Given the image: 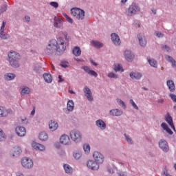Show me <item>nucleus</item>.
I'll use <instances>...</instances> for the list:
<instances>
[{"label": "nucleus", "instance_id": "26", "mask_svg": "<svg viewBox=\"0 0 176 176\" xmlns=\"http://www.w3.org/2000/svg\"><path fill=\"white\" fill-rule=\"evenodd\" d=\"M72 53L76 57H79L82 54V51L79 47H75L72 50Z\"/></svg>", "mask_w": 176, "mask_h": 176}, {"label": "nucleus", "instance_id": "55", "mask_svg": "<svg viewBox=\"0 0 176 176\" xmlns=\"http://www.w3.org/2000/svg\"><path fill=\"white\" fill-rule=\"evenodd\" d=\"M63 36H65V38L66 39V41H69V37L68 36V34L67 32H63Z\"/></svg>", "mask_w": 176, "mask_h": 176}, {"label": "nucleus", "instance_id": "13", "mask_svg": "<svg viewBox=\"0 0 176 176\" xmlns=\"http://www.w3.org/2000/svg\"><path fill=\"white\" fill-rule=\"evenodd\" d=\"M32 147L36 151H41L42 152L46 149L44 145L35 142L32 143Z\"/></svg>", "mask_w": 176, "mask_h": 176}, {"label": "nucleus", "instance_id": "43", "mask_svg": "<svg viewBox=\"0 0 176 176\" xmlns=\"http://www.w3.org/2000/svg\"><path fill=\"white\" fill-rule=\"evenodd\" d=\"M88 74L89 75H91V76H94L95 78H97V76H98L97 72H96L94 70L89 71Z\"/></svg>", "mask_w": 176, "mask_h": 176}, {"label": "nucleus", "instance_id": "23", "mask_svg": "<svg viewBox=\"0 0 176 176\" xmlns=\"http://www.w3.org/2000/svg\"><path fill=\"white\" fill-rule=\"evenodd\" d=\"M96 126L99 127V129H101L102 130H105L107 125L105 124V122L102 121V120H98L96 122Z\"/></svg>", "mask_w": 176, "mask_h": 176}, {"label": "nucleus", "instance_id": "4", "mask_svg": "<svg viewBox=\"0 0 176 176\" xmlns=\"http://www.w3.org/2000/svg\"><path fill=\"white\" fill-rule=\"evenodd\" d=\"M70 138L74 142L82 141V133L78 130H73L70 132Z\"/></svg>", "mask_w": 176, "mask_h": 176}, {"label": "nucleus", "instance_id": "33", "mask_svg": "<svg viewBox=\"0 0 176 176\" xmlns=\"http://www.w3.org/2000/svg\"><path fill=\"white\" fill-rule=\"evenodd\" d=\"M63 168L67 174H72V167H71V166L65 164Z\"/></svg>", "mask_w": 176, "mask_h": 176}, {"label": "nucleus", "instance_id": "17", "mask_svg": "<svg viewBox=\"0 0 176 176\" xmlns=\"http://www.w3.org/2000/svg\"><path fill=\"white\" fill-rule=\"evenodd\" d=\"M160 148L164 151V152H167L168 151V144L166 140H160L159 142Z\"/></svg>", "mask_w": 176, "mask_h": 176}, {"label": "nucleus", "instance_id": "3", "mask_svg": "<svg viewBox=\"0 0 176 176\" xmlns=\"http://www.w3.org/2000/svg\"><path fill=\"white\" fill-rule=\"evenodd\" d=\"M71 14L74 19L78 20V21H82L85 19V10L78 8H74L71 9Z\"/></svg>", "mask_w": 176, "mask_h": 176}, {"label": "nucleus", "instance_id": "8", "mask_svg": "<svg viewBox=\"0 0 176 176\" xmlns=\"http://www.w3.org/2000/svg\"><path fill=\"white\" fill-rule=\"evenodd\" d=\"M87 166L88 168L91 170H98L100 168V165L98 163L94 160H89L87 163Z\"/></svg>", "mask_w": 176, "mask_h": 176}, {"label": "nucleus", "instance_id": "24", "mask_svg": "<svg viewBox=\"0 0 176 176\" xmlns=\"http://www.w3.org/2000/svg\"><path fill=\"white\" fill-rule=\"evenodd\" d=\"M43 78L47 83H52L53 80V78H52V75L48 73H45L43 74Z\"/></svg>", "mask_w": 176, "mask_h": 176}, {"label": "nucleus", "instance_id": "41", "mask_svg": "<svg viewBox=\"0 0 176 176\" xmlns=\"http://www.w3.org/2000/svg\"><path fill=\"white\" fill-rule=\"evenodd\" d=\"M6 140V135L3 133V131L0 129V141H5Z\"/></svg>", "mask_w": 176, "mask_h": 176}, {"label": "nucleus", "instance_id": "27", "mask_svg": "<svg viewBox=\"0 0 176 176\" xmlns=\"http://www.w3.org/2000/svg\"><path fill=\"white\" fill-rule=\"evenodd\" d=\"M167 86L170 90V91H175V85H174V81L173 80H168L167 81Z\"/></svg>", "mask_w": 176, "mask_h": 176}, {"label": "nucleus", "instance_id": "42", "mask_svg": "<svg viewBox=\"0 0 176 176\" xmlns=\"http://www.w3.org/2000/svg\"><path fill=\"white\" fill-rule=\"evenodd\" d=\"M108 78H113L114 79H118V74H115L113 72H110L108 74Z\"/></svg>", "mask_w": 176, "mask_h": 176}, {"label": "nucleus", "instance_id": "46", "mask_svg": "<svg viewBox=\"0 0 176 176\" xmlns=\"http://www.w3.org/2000/svg\"><path fill=\"white\" fill-rule=\"evenodd\" d=\"M50 5H51V6H53V8H58V3L56 2V1H52L51 3H50Z\"/></svg>", "mask_w": 176, "mask_h": 176}, {"label": "nucleus", "instance_id": "6", "mask_svg": "<svg viewBox=\"0 0 176 176\" xmlns=\"http://www.w3.org/2000/svg\"><path fill=\"white\" fill-rule=\"evenodd\" d=\"M93 156L94 160L96 162V163H98V164H102V163H104L105 157L101 153L98 151H94Z\"/></svg>", "mask_w": 176, "mask_h": 176}, {"label": "nucleus", "instance_id": "35", "mask_svg": "<svg viewBox=\"0 0 176 176\" xmlns=\"http://www.w3.org/2000/svg\"><path fill=\"white\" fill-rule=\"evenodd\" d=\"M148 63L151 67L154 68H157V62L154 59H148Z\"/></svg>", "mask_w": 176, "mask_h": 176}, {"label": "nucleus", "instance_id": "9", "mask_svg": "<svg viewBox=\"0 0 176 176\" xmlns=\"http://www.w3.org/2000/svg\"><path fill=\"white\" fill-rule=\"evenodd\" d=\"M54 27L56 28H63V18L58 16V17H54Z\"/></svg>", "mask_w": 176, "mask_h": 176}, {"label": "nucleus", "instance_id": "36", "mask_svg": "<svg viewBox=\"0 0 176 176\" xmlns=\"http://www.w3.org/2000/svg\"><path fill=\"white\" fill-rule=\"evenodd\" d=\"M114 71H116V72H118L119 71H121V72H123L124 70L122 65H120V64H116L114 65Z\"/></svg>", "mask_w": 176, "mask_h": 176}, {"label": "nucleus", "instance_id": "53", "mask_svg": "<svg viewBox=\"0 0 176 176\" xmlns=\"http://www.w3.org/2000/svg\"><path fill=\"white\" fill-rule=\"evenodd\" d=\"M161 126L162 127V129H164V130H166V129L168 128V126H167V124H166V122H163L161 124Z\"/></svg>", "mask_w": 176, "mask_h": 176}, {"label": "nucleus", "instance_id": "45", "mask_svg": "<svg viewBox=\"0 0 176 176\" xmlns=\"http://www.w3.org/2000/svg\"><path fill=\"white\" fill-rule=\"evenodd\" d=\"M6 9H8V6L7 5H3L0 9V14L1 13H3V12H6Z\"/></svg>", "mask_w": 176, "mask_h": 176}, {"label": "nucleus", "instance_id": "11", "mask_svg": "<svg viewBox=\"0 0 176 176\" xmlns=\"http://www.w3.org/2000/svg\"><path fill=\"white\" fill-rule=\"evenodd\" d=\"M6 25V21H3L2 22V25L0 30V38H1V39H8L9 38V35L6 34H3V31L5 30Z\"/></svg>", "mask_w": 176, "mask_h": 176}, {"label": "nucleus", "instance_id": "2", "mask_svg": "<svg viewBox=\"0 0 176 176\" xmlns=\"http://www.w3.org/2000/svg\"><path fill=\"white\" fill-rule=\"evenodd\" d=\"M21 56L20 54L15 51H10L8 53V61L12 67L14 68H19L20 67V59Z\"/></svg>", "mask_w": 176, "mask_h": 176}, {"label": "nucleus", "instance_id": "16", "mask_svg": "<svg viewBox=\"0 0 176 176\" xmlns=\"http://www.w3.org/2000/svg\"><path fill=\"white\" fill-rule=\"evenodd\" d=\"M84 93L89 101H93V96L91 95V90L89 87H85L84 88Z\"/></svg>", "mask_w": 176, "mask_h": 176}, {"label": "nucleus", "instance_id": "51", "mask_svg": "<svg viewBox=\"0 0 176 176\" xmlns=\"http://www.w3.org/2000/svg\"><path fill=\"white\" fill-rule=\"evenodd\" d=\"M155 35L156 36H157V38H163L164 35L162 32H157L155 33Z\"/></svg>", "mask_w": 176, "mask_h": 176}, {"label": "nucleus", "instance_id": "22", "mask_svg": "<svg viewBox=\"0 0 176 176\" xmlns=\"http://www.w3.org/2000/svg\"><path fill=\"white\" fill-rule=\"evenodd\" d=\"M122 114L123 111L118 109L110 111V115H111L112 116H122Z\"/></svg>", "mask_w": 176, "mask_h": 176}, {"label": "nucleus", "instance_id": "31", "mask_svg": "<svg viewBox=\"0 0 176 176\" xmlns=\"http://www.w3.org/2000/svg\"><path fill=\"white\" fill-rule=\"evenodd\" d=\"M166 58L167 61H168L169 63H171L172 67L173 68H176V61H175V60H174L173 58V57H171L170 56H166Z\"/></svg>", "mask_w": 176, "mask_h": 176}, {"label": "nucleus", "instance_id": "63", "mask_svg": "<svg viewBox=\"0 0 176 176\" xmlns=\"http://www.w3.org/2000/svg\"><path fill=\"white\" fill-rule=\"evenodd\" d=\"M152 12L153 13V14H156V10L155 9L152 10Z\"/></svg>", "mask_w": 176, "mask_h": 176}, {"label": "nucleus", "instance_id": "57", "mask_svg": "<svg viewBox=\"0 0 176 176\" xmlns=\"http://www.w3.org/2000/svg\"><path fill=\"white\" fill-rule=\"evenodd\" d=\"M84 69L86 71V72H87V74H89V71H90V69H89V67H85Z\"/></svg>", "mask_w": 176, "mask_h": 176}, {"label": "nucleus", "instance_id": "48", "mask_svg": "<svg viewBox=\"0 0 176 176\" xmlns=\"http://www.w3.org/2000/svg\"><path fill=\"white\" fill-rule=\"evenodd\" d=\"M60 65L63 68H67V67H68V62H61Z\"/></svg>", "mask_w": 176, "mask_h": 176}, {"label": "nucleus", "instance_id": "15", "mask_svg": "<svg viewBox=\"0 0 176 176\" xmlns=\"http://www.w3.org/2000/svg\"><path fill=\"white\" fill-rule=\"evenodd\" d=\"M60 144H63V145H69L71 143L69 136L67 135H63L60 138Z\"/></svg>", "mask_w": 176, "mask_h": 176}, {"label": "nucleus", "instance_id": "1", "mask_svg": "<svg viewBox=\"0 0 176 176\" xmlns=\"http://www.w3.org/2000/svg\"><path fill=\"white\" fill-rule=\"evenodd\" d=\"M65 49L66 47L64 45V39L60 37L58 41H56V39H52L50 41V43L45 49V53L47 54H52V53H53V52L55 50L59 53H61V52H65Z\"/></svg>", "mask_w": 176, "mask_h": 176}, {"label": "nucleus", "instance_id": "30", "mask_svg": "<svg viewBox=\"0 0 176 176\" xmlns=\"http://www.w3.org/2000/svg\"><path fill=\"white\" fill-rule=\"evenodd\" d=\"M75 107V104L73 100H69L67 104V108L68 111H74V108Z\"/></svg>", "mask_w": 176, "mask_h": 176}, {"label": "nucleus", "instance_id": "60", "mask_svg": "<svg viewBox=\"0 0 176 176\" xmlns=\"http://www.w3.org/2000/svg\"><path fill=\"white\" fill-rule=\"evenodd\" d=\"M69 93H70V94H75V92L71 89L69 90Z\"/></svg>", "mask_w": 176, "mask_h": 176}, {"label": "nucleus", "instance_id": "58", "mask_svg": "<svg viewBox=\"0 0 176 176\" xmlns=\"http://www.w3.org/2000/svg\"><path fill=\"white\" fill-rule=\"evenodd\" d=\"M25 19L26 21L28 22V21H30L31 20V18H30V16H25Z\"/></svg>", "mask_w": 176, "mask_h": 176}, {"label": "nucleus", "instance_id": "12", "mask_svg": "<svg viewBox=\"0 0 176 176\" xmlns=\"http://www.w3.org/2000/svg\"><path fill=\"white\" fill-rule=\"evenodd\" d=\"M21 148L19 146H15L12 149L11 155L13 157H19L21 155Z\"/></svg>", "mask_w": 176, "mask_h": 176}, {"label": "nucleus", "instance_id": "56", "mask_svg": "<svg viewBox=\"0 0 176 176\" xmlns=\"http://www.w3.org/2000/svg\"><path fill=\"white\" fill-rule=\"evenodd\" d=\"M58 82H64V80L63 79V78H62V76H61V75H59L58 76Z\"/></svg>", "mask_w": 176, "mask_h": 176}, {"label": "nucleus", "instance_id": "44", "mask_svg": "<svg viewBox=\"0 0 176 176\" xmlns=\"http://www.w3.org/2000/svg\"><path fill=\"white\" fill-rule=\"evenodd\" d=\"M130 104H131L132 107H133L135 109L138 110V106H137V104H135V102H134V100H133V99L130 100Z\"/></svg>", "mask_w": 176, "mask_h": 176}, {"label": "nucleus", "instance_id": "64", "mask_svg": "<svg viewBox=\"0 0 176 176\" xmlns=\"http://www.w3.org/2000/svg\"><path fill=\"white\" fill-rule=\"evenodd\" d=\"M16 176H24V175L23 173H17Z\"/></svg>", "mask_w": 176, "mask_h": 176}, {"label": "nucleus", "instance_id": "20", "mask_svg": "<svg viewBox=\"0 0 176 176\" xmlns=\"http://www.w3.org/2000/svg\"><path fill=\"white\" fill-rule=\"evenodd\" d=\"M124 56L127 61H131L134 58V54L131 53V51L126 50L124 52Z\"/></svg>", "mask_w": 176, "mask_h": 176}, {"label": "nucleus", "instance_id": "62", "mask_svg": "<svg viewBox=\"0 0 176 176\" xmlns=\"http://www.w3.org/2000/svg\"><path fill=\"white\" fill-rule=\"evenodd\" d=\"M126 1H121V5L123 6V5H124V3H126Z\"/></svg>", "mask_w": 176, "mask_h": 176}, {"label": "nucleus", "instance_id": "47", "mask_svg": "<svg viewBox=\"0 0 176 176\" xmlns=\"http://www.w3.org/2000/svg\"><path fill=\"white\" fill-rule=\"evenodd\" d=\"M124 137L127 141V142H129V144H133V140H131V138H129V136H127V135L124 134Z\"/></svg>", "mask_w": 176, "mask_h": 176}, {"label": "nucleus", "instance_id": "37", "mask_svg": "<svg viewBox=\"0 0 176 176\" xmlns=\"http://www.w3.org/2000/svg\"><path fill=\"white\" fill-rule=\"evenodd\" d=\"M73 156L76 160H79V158L82 157V153L79 151H76L74 153Z\"/></svg>", "mask_w": 176, "mask_h": 176}, {"label": "nucleus", "instance_id": "61", "mask_svg": "<svg viewBox=\"0 0 176 176\" xmlns=\"http://www.w3.org/2000/svg\"><path fill=\"white\" fill-rule=\"evenodd\" d=\"M158 102H160L161 104H163V102H164V100L161 99V100H158Z\"/></svg>", "mask_w": 176, "mask_h": 176}, {"label": "nucleus", "instance_id": "32", "mask_svg": "<svg viewBox=\"0 0 176 176\" xmlns=\"http://www.w3.org/2000/svg\"><path fill=\"white\" fill-rule=\"evenodd\" d=\"M91 44L92 46L97 47V49H100V47H102L104 46V45L100 41H92Z\"/></svg>", "mask_w": 176, "mask_h": 176}, {"label": "nucleus", "instance_id": "39", "mask_svg": "<svg viewBox=\"0 0 176 176\" xmlns=\"http://www.w3.org/2000/svg\"><path fill=\"white\" fill-rule=\"evenodd\" d=\"M83 150L85 153H90V145L89 144H84L83 145Z\"/></svg>", "mask_w": 176, "mask_h": 176}, {"label": "nucleus", "instance_id": "19", "mask_svg": "<svg viewBox=\"0 0 176 176\" xmlns=\"http://www.w3.org/2000/svg\"><path fill=\"white\" fill-rule=\"evenodd\" d=\"M49 128L51 131H56V129L58 128V124L56 121L51 120L49 123Z\"/></svg>", "mask_w": 176, "mask_h": 176}, {"label": "nucleus", "instance_id": "29", "mask_svg": "<svg viewBox=\"0 0 176 176\" xmlns=\"http://www.w3.org/2000/svg\"><path fill=\"white\" fill-rule=\"evenodd\" d=\"M16 78V74L12 73H7L4 75V79L6 80H12Z\"/></svg>", "mask_w": 176, "mask_h": 176}, {"label": "nucleus", "instance_id": "52", "mask_svg": "<svg viewBox=\"0 0 176 176\" xmlns=\"http://www.w3.org/2000/svg\"><path fill=\"white\" fill-rule=\"evenodd\" d=\"M169 96L172 98L173 101H174V102H176V95L170 94Z\"/></svg>", "mask_w": 176, "mask_h": 176}, {"label": "nucleus", "instance_id": "38", "mask_svg": "<svg viewBox=\"0 0 176 176\" xmlns=\"http://www.w3.org/2000/svg\"><path fill=\"white\" fill-rule=\"evenodd\" d=\"M63 16H64V17H65L68 23H69L70 24H72V23H74V19H72V18L69 17L68 16V14H67L65 13H63Z\"/></svg>", "mask_w": 176, "mask_h": 176}, {"label": "nucleus", "instance_id": "18", "mask_svg": "<svg viewBox=\"0 0 176 176\" xmlns=\"http://www.w3.org/2000/svg\"><path fill=\"white\" fill-rule=\"evenodd\" d=\"M138 38L139 39V43L140 46H146V39L145 38V36L142 34H138Z\"/></svg>", "mask_w": 176, "mask_h": 176}, {"label": "nucleus", "instance_id": "14", "mask_svg": "<svg viewBox=\"0 0 176 176\" xmlns=\"http://www.w3.org/2000/svg\"><path fill=\"white\" fill-rule=\"evenodd\" d=\"M15 131L19 137H24L27 133V130L24 126H18L16 128Z\"/></svg>", "mask_w": 176, "mask_h": 176}, {"label": "nucleus", "instance_id": "28", "mask_svg": "<svg viewBox=\"0 0 176 176\" xmlns=\"http://www.w3.org/2000/svg\"><path fill=\"white\" fill-rule=\"evenodd\" d=\"M166 122L168 123L169 126L173 129L175 130V127L174 126V123L173 122V118L171 116H168L166 117Z\"/></svg>", "mask_w": 176, "mask_h": 176}, {"label": "nucleus", "instance_id": "54", "mask_svg": "<svg viewBox=\"0 0 176 176\" xmlns=\"http://www.w3.org/2000/svg\"><path fill=\"white\" fill-rule=\"evenodd\" d=\"M168 134H170V135H173V131L170 128H167L165 129Z\"/></svg>", "mask_w": 176, "mask_h": 176}, {"label": "nucleus", "instance_id": "7", "mask_svg": "<svg viewBox=\"0 0 176 176\" xmlns=\"http://www.w3.org/2000/svg\"><path fill=\"white\" fill-rule=\"evenodd\" d=\"M137 12H140V7L135 3H133L128 9V15L134 16Z\"/></svg>", "mask_w": 176, "mask_h": 176}, {"label": "nucleus", "instance_id": "21", "mask_svg": "<svg viewBox=\"0 0 176 176\" xmlns=\"http://www.w3.org/2000/svg\"><path fill=\"white\" fill-rule=\"evenodd\" d=\"M9 115V110L0 107V118H6Z\"/></svg>", "mask_w": 176, "mask_h": 176}, {"label": "nucleus", "instance_id": "10", "mask_svg": "<svg viewBox=\"0 0 176 176\" xmlns=\"http://www.w3.org/2000/svg\"><path fill=\"white\" fill-rule=\"evenodd\" d=\"M111 41L116 46H119L122 42L120 41V38H119V36L116 34V33H112L111 35Z\"/></svg>", "mask_w": 176, "mask_h": 176}, {"label": "nucleus", "instance_id": "25", "mask_svg": "<svg viewBox=\"0 0 176 176\" xmlns=\"http://www.w3.org/2000/svg\"><path fill=\"white\" fill-rule=\"evenodd\" d=\"M142 75L139 72H131L130 74V77L131 79H141Z\"/></svg>", "mask_w": 176, "mask_h": 176}, {"label": "nucleus", "instance_id": "50", "mask_svg": "<svg viewBox=\"0 0 176 176\" xmlns=\"http://www.w3.org/2000/svg\"><path fill=\"white\" fill-rule=\"evenodd\" d=\"M162 50H164L165 52H170V47L167 45H164L162 47Z\"/></svg>", "mask_w": 176, "mask_h": 176}, {"label": "nucleus", "instance_id": "34", "mask_svg": "<svg viewBox=\"0 0 176 176\" xmlns=\"http://www.w3.org/2000/svg\"><path fill=\"white\" fill-rule=\"evenodd\" d=\"M38 138L41 140V141H46V140L48 138V136L45 132H41L39 134Z\"/></svg>", "mask_w": 176, "mask_h": 176}, {"label": "nucleus", "instance_id": "49", "mask_svg": "<svg viewBox=\"0 0 176 176\" xmlns=\"http://www.w3.org/2000/svg\"><path fill=\"white\" fill-rule=\"evenodd\" d=\"M117 102L120 104V105H122V107H126L124 102H123L122 100L118 99Z\"/></svg>", "mask_w": 176, "mask_h": 176}, {"label": "nucleus", "instance_id": "40", "mask_svg": "<svg viewBox=\"0 0 176 176\" xmlns=\"http://www.w3.org/2000/svg\"><path fill=\"white\" fill-rule=\"evenodd\" d=\"M31 90L28 87H23L21 90L22 94H30Z\"/></svg>", "mask_w": 176, "mask_h": 176}, {"label": "nucleus", "instance_id": "5", "mask_svg": "<svg viewBox=\"0 0 176 176\" xmlns=\"http://www.w3.org/2000/svg\"><path fill=\"white\" fill-rule=\"evenodd\" d=\"M21 164L25 168H32L34 167V162L28 157H23L21 160Z\"/></svg>", "mask_w": 176, "mask_h": 176}, {"label": "nucleus", "instance_id": "59", "mask_svg": "<svg viewBox=\"0 0 176 176\" xmlns=\"http://www.w3.org/2000/svg\"><path fill=\"white\" fill-rule=\"evenodd\" d=\"M31 115H35V108H34L33 110L31 111Z\"/></svg>", "mask_w": 176, "mask_h": 176}]
</instances>
